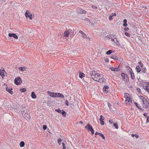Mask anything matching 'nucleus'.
I'll return each instance as SVG.
<instances>
[{
	"label": "nucleus",
	"instance_id": "7c9ffc66",
	"mask_svg": "<svg viewBox=\"0 0 149 149\" xmlns=\"http://www.w3.org/2000/svg\"><path fill=\"white\" fill-rule=\"evenodd\" d=\"M112 51L111 50H109L107 52H106V54L107 55H109L111 54L112 53Z\"/></svg>",
	"mask_w": 149,
	"mask_h": 149
},
{
	"label": "nucleus",
	"instance_id": "2f4dec72",
	"mask_svg": "<svg viewBox=\"0 0 149 149\" xmlns=\"http://www.w3.org/2000/svg\"><path fill=\"white\" fill-rule=\"evenodd\" d=\"M20 91L22 92H25L26 90L25 88H21L20 90Z\"/></svg>",
	"mask_w": 149,
	"mask_h": 149
},
{
	"label": "nucleus",
	"instance_id": "c9c22d12",
	"mask_svg": "<svg viewBox=\"0 0 149 149\" xmlns=\"http://www.w3.org/2000/svg\"><path fill=\"white\" fill-rule=\"evenodd\" d=\"M106 38L107 39H108V40H109L111 38V36H110V35H107V36L106 37Z\"/></svg>",
	"mask_w": 149,
	"mask_h": 149
},
{
	"label": "nucleus",
	"instance_id": "b1692460",
	"mask_svg": "<svg viewBox=\"0 0 149 149\" xmlns=\"http://www.w3.org/2000/svg\"><path fill=\"white\" fill-rule=\"evenodd\" d=\"M79 13L80 14H86V11L83 9H81L79 11Z\"/></svg>",
	"mask_w": 149,
	"mask_h": 149
},
{
	"label": "nucleus",
	"instance_id": "39448f33",
	"mask_svg": "<svg viewBox=\"0 0 149 149\" xmlns=\"http://www.w3.org/2000/svg\"><path fill=\"white\" fill-rule=\"evenodd\" d=\"M22 82V79L20 77L15 78V83L17 85H19Z\"/></svg>",
	"mask_w": 149,
	"mask_h": 149
},
{
	"label": "nucleus",
	"instance_id": "0eeeda50",
	"mask_svg": "<svg viewBox=\"0 0 149 149\" xmlns=\"http://www.w3.org/2000/svg\"><path fill=\"white\" fill-rule=\"evenodd\" d=\"M47 93L50 96L53 97H57V93H54L52 92L49 91L47 92Z\"/></svg>",
	"mask_w": 149,
	"mask_h": 149
},
{
	"label": "nucleus",
	"instance_id": "49530a36",
	"mask_svg": "<svg viewBox=\"0 0 149 149\" xmlns=\"http://www.w3.org/2000/svg\"><path fill=\"white\" fill-rule=\"evenodd\" d=\"M113 18L112 17V16H111V15L110 16H109V20H111L113 19Z\"/></svg>",
	"mask_w": 149,
	"mask_h": 149
},
{
	"label": "nucleus",
	"instance_id": "aec40b11",
	"mask_svg": "<svg viewBox=\"0 0 149 149\" xmlns=\"http://www.w3.org/2000/svg\"><path fill=\"white\" fill-rule=\"evenodd\" d=\"M31 96L32 98L35 99L36 97V96L34 92H32L31 93Z\"/></svg>",
	"mask_w": 149,
	"mask_h": 149
},
{
	"label": "nucleus",
	"instance_id": "e2e57ef3",
	"mask_svg": "<svg viewBox=\"0 0 149 149\" xmlns=\"http://www.w3.org/2000/svg\"><path fill=\"white\" fill-rule=\"evenodd\" d=\"M110 36H111V37L112 38V37L113 36V37H114V35L113 34H111V35H110Z\"/></svg>",
	"mask_w": 149,
	"mask_h": 149
},
{
	"label": "nucleus",
	"instance_id": "0e129e2a",
	"mask_svg": "<svg viewBox=\"0 0 149 149\" xmlns=\"http://www.w3.org/2000/svg\"><path fill=\"white\" fill-rule=\"evenodd\" d=\"M111 41H113V42H115V41H114V39H113L112 38H111Z\"/></svg>",
	"mask_w": 149,
	"mask_h": 149
},
{
	"label": "nucleus",
	"instance_id": "4c0bfd02",
	"mask_svg": "<svg viewBox=\"0 0 149 149\" xmlns=\"http://www.w3.org/2000/svg\"><path fill=\"white\" fill-rule=\"evenodd\" d=\"M125 34L128 37H130V35L129 33L127 32H125Z\"/></svg>",
	"mask_w": 149,
	"mask_h": 149
},
{
	"label": "nucleus",
	"instance_id": "6e6552de",
	"mask_svg": "<svg viewBox=\"0 0 149 149\" xmlns=\"http://www.w3.org/2000/svg\"><path fill=\"white\" fill-rule=\"evenodd\" d=\"M28 11H26L25 14V15L26 17H29L30 19H32V14L29 13H28Z\"/></svg>",
	"mask_w": 149,
	"mask_h": 149
},
{
	"label": "nucleus",
	"instance_id": "052dcab7",
	"mask_svg": "<svg viewBox=\"0 0 149 149\" xmlns=\"http://www.w3.org/2000/svg\"><path fill=\"white\" fill-rule=\"evenodd\" d=\"M99 133H98L97 132H96V133H95V135H99Z\"/></svg>",
	"mask_w": 149,
	"mask_h": 149
},
{
	"label": "nucleus",
	"instance_id": "8fccbe9b",
	"mask_svg": "<svg viewBox=\"0 0 149 149\" xmlns=\"http://www.w3.org/2000/svg\"><path fill=\"white\" fill-rule=\"evenodd\" d=\"M129 95V94L127 93H125V98H126V97L128 96V95Z\"/></svg>",
	"mask_w": 149,
	"mask_h": 149
},
{
	"label": "nucleus",
	"instance_id": "58836bf2",
	"mask_svg": "<svg viewBox=\"0 0 149 149\" xmlns=\"http://www.w3.org/2000/svg\"><path fill=\"white\" fill-rule=\"evenodd\" d=\"M82 37L84 38H86L87 37V36L86 34L84 33L82 35Z\"/></svg>",
	"mask_w": 149,
	"mask_h": 149
},
{
	"label": "nucleus",
	"instance_id": "864d4df0",
	"mask_svg": "<svg viewBox=\"0 0 149 149\" xmlns=\"http://www.w3.org/2000/svg\"><path fill=\"white\" fill-rule=\"evenodd\" d=\"M123 25L124 26L126 27L127 26V23H124Z\"/></svg>",
	"mask_w": 149,
	"mask_h": 149
},
{
	"label": "nucleus",
	"instance_id": "473e14b6",
	"mask_svg": "<svg viewBox=\"0 0 149 149\" xmlns=\"http://www.w3.org/2000/svg\"><path fill=\"white\" fill-rule=\"evenodd\" d=\"M113 126L115 127L116 129H117L118 128V126L117 123H113Z\"/></svg>",
	"mask_w": 149,
	"mask_h": 149
},
{
	"label": "nucleus",
	"instance_id": "69168bd1",
	"mask_svg": "<svg viewBox=\"0 0 149 149\" xmlns=\"http://www.w3.org/2000/svg\"><path fill=\"white\" fill-rule=\"evenodd\" d=\"M135 136V135L134 134H132V137H134Z\"/></svg>",
	"mask_w": 149,
	"mask_h": 149
},
{
	"label": "nucleus",
	"instance_id": "5701e85b",
	"mask_svg": "<svg viewBox=\"0 0 149 149\" xmlns=\"http://www.w3.org/2000/svg\"><path fill=\"white\" fill-rule=\"evenodd\" d=\"M144 89L149 93V86L146 85L144 88Z\"/></svg>",
	"mask_w": 149,
	"mask_h": 149
},
{
	"label": "nucleus",
	"instance_id": "c756f323",
	"mask_svg": "<svg viewBox=\"0 0 149 149\" xmlns=\"http://www.w3.org/2000/svg\"><path fill=\"white\" fill-rule=\"evenodd\" d=\"M18 69H19V70H20L22 71H24L26 69V68H25V67H19L18 68Z\"/></svg>",
	"mask_w": 149,
	"mask_h": 149
},
{
	"label": "nucleus",
	"instance_id": "f03ea898",
	"mask_svg": "<svg viewBox=\"0 0 149 149\" xmlns=\"http://www.w3.org/2000/svg\"><path fill=\"white\" fill-rule=\"evenodd\" d=\"M121 75L123 78V80L124 81L125 83H127L129 81L128 77L127 74L124 73H122Z\"/></svg>",
	"mask_w": 149,
	"mask_h": 149
},
{
	"label": "nucleus",
	"instance_id": "13d9d810",
	"mask_svg": "<svg viewBox=\"0 0 149 149\" xmlns=\"http://www.w3.org/2000/svg\"><path fill=\"white\" fill-rule=\"evenodd\" d=\"M147 113H144L143 114V115L144 116H146H146H147Z\"/></svg>",
	"mask_w": 149,
	"mask_h": 149
},
{
	"label": "nucleus",
	"instance_id": "ea45409f",
	"mask_svg": "<svg viewBox=\"0 0 149 149\" xmlns=\"http://www.w3.org/2000/svg\"><path fill=\"white\" fill-rule=\"evenodd\" d=\"M62 141V140L61 139H58V143L59 145L61 144V143H60Z\"/></svg>",
	"mask_w": 149,
	"mask_h": 149
},
{
	"label": "nucleus",
	"instance_id": "f8f14e48",
	"mask_svg": "<svg viewBox=\"0 0 149 149\" xmlns=\"http://www.w3.org/2000/svg\"><path fill=\"white\" fill-rule=\"evenodd\" d=\"M127 68H129L130 69V70L129 71H131L130 75L131 76V77L132 79H134V73H133L132 72H131V71H132V69L131 68H130L128 66H127Z\"/></svg>",
	"mask_w": 149,
	"mask_h": 149
},
{
	"label": "nucleus",
	"instance_id": "20e7f679",
	"mask_svg": "<svg viewBox=\"0 0 149 149\" xmlns=\"http://www.w3.org/2000/svg\"><path fill=\"white\" fill-rule=\"evenodd\" d=\"M142 104V107L144 108H147L149 107V103L146 99V100H143Z\"/></svg>",
	"mask_w": 149,
	"mask_h": 149
},
{
	"label": "nucleus",
	"instance_id": "bf43d9fd",
	"mask_svg": "<svg viewBox=\"0 0 149 149\" xmlns=\"http://www.w3.org/2000/svg\"><path fill=\"white\" fill-rule=\"evenodd\" d=\"M135 136L136 138H138L139 137V135H137V134H135Z\"/></svg>",
	"mask_w": 149,
	"mask_h": 149
},
{
	"label": "nucleus",
	"instance_id": "37998d69",
	"mask_svg": "<svg viewBox=\"0 0 149 149\" xmlns=\"http://www.w3.org/2000/svg\"><path fill=\"white\" fill-rule=\"evenodd\" d=\"M139 63L141 67H143V63L141 62H139Z\"/></svg>",
	"mask_w": 149,
	"mask_h": 149
},
{
	"label": "nucleus",
	"instance_id": "1a4fd4ad",
	"mask_svg": "<svg viewBox=\"0 0 149 149\" xmlns=\"http://www.w3.org/2000/svg\"><path fill=\"white\" fill-rule=\"evenodd\" d=\"M104 119V117L102 116L101 115L100 116L99 120H100V123L101 125H103L104 124V122L103 120Z\"/></svg>",
	"mask_w": 149,
	"mask_h": 149
},
{
	"label": "nucleus",
	"instance_id": "680f3d73",
	"mask_svg": "<svg viewBox=\"0 0 149 149\" xmlns=\"http://www.w3.org/2000/svg\"><path fill=\"white\" fill-rule=\"evenodd\" d=\"M108 107H109L110 108V106H111L110 104L109 103H108Z\"/></svg>",
	"mask_w": 149,
	"mask_h": 149
},
{
	"label": "nucleus",
	"instance_id": "3c124183",
	"mask_svg": "<svg viewBox=\"0 0 149 149\" xmlns=\"http://www.w3.org/2000/svg\"><path fill=\"white\" fill-rule=\"evenodd\" d=\"M111 16H116V13H112L111 14Z\"/></svg>",
	"mask_w": 149,
	"mask_h": 149
},
{
	"label": "nucleus",
	"instance_id": "79ce46f5",
	"mask_svg": "<svg viewBox=\"0 0 149 149\" xmlns=\"http://www.w3.org/2000/svg\"><path fill=\"white\" fill-rule=\"evenodd\" d=\"M42 127H43V130H45L47 127V126L46 125H43Z\"/></svg>",
	"mask_w": 149,
	"mask_h": 149
},
{
	"label": "nucleus",
	"instance_id": "dca6fc26",
	"mask_svg": "<svg viewBox=\"0 0 149 149\" xmlns=\"http://www.w3.org/2000/svg\"><path fill=\"white\" fill-rule=\"evenodd\" d=\"M4 70H0V75L2 78H3L5 76V75L4 73Z\"/></svg>",
	"mask_w": 149,
	"mask_h": 149
},
{
	"label": "nucleus",
	"instance_id": "9d476101",
	"mask_svg": "<svg viewBox=\"0 0 149 149\" xmlns=\"http://www.w3.org/2000/svg\"><path fill=\"white\" fill-rule=\"evenodd\" d=\"M8 36L10 37H13L16 39L18 38V36L15 33H10L8 34Z\"/></svg>",
	"mask_w": 149,
	"mask_h": 149
},
{
	"label": "nucleus",
	"instance_id": "393cba45",
	"mask_svg": "<svg viewBox=\"0 0 149 149\" xmlns=\"http://www.w3.org/2000/svg\"><path fill=\"white\" fill-rule=\"evenodd\" d=\"M85 75V74L81 72H80L79 77L81 78H82L84 76V75Z\"/></svg>",
	"mask_w": 149,
	"mask_h": 149
},
{
	"label": "nucleus",
	"instance_id": "a18cd8bd",
	"mask_svg": "<svg viewBox=\"0 0 149 149\" xmlns=\"http://www.w3.org/2000/svg\"><path fill=\"white\" fill-rule=\"evenodd\" d=\"M65 104H66V105L67 106H68V105H69V104H68L69 102L68 101V100H66L65 101Z\"/></svg>",
	"mask_w": 149,
	"mask_h": 149
},
{
	"label": "nucleus",
	"instance_id": "bb28decb",
	"mask_svg": "<svg viewBox=\"0 0 149 149\" xmlns=\"http://www.w3.org/2000/svg\"><path fill=\"white\" fill-rule=\"evenodd\" d=\"M115 39H116V42L115 41L114 42V44H116V45H120V44L118 42V41L117 40V39L116 38H115Z\"/></svg>",
	"mask_w": 149,
	"mask_h": 149
},
{
	"label": "nucleus",
	"instance_id": "a211bd4d",
	"mask_svg": "<svg viewBox=\"0 0 149 149\" xmlns=\"http://www.w3.org/2000/svg\"><path fill=\"white\" fill-rule=\"evenodd\" d=\"M110 69L112 71H119V70L118 68H114L113 67H110Z\"/></svg>",
	"mask_w": 149,
	"mask_h": 149
},
{
	"label": "nucleus",
	"instance_id": "9b49d317",
	"mask_svg": "<svg viewBox=\"0 0 149 149\" xmlns=\"http://www.w3.org/2000/svg\"><path fill=\"white\" fill-rule=\"evenodd\" d=\"M27 109L28 108L26 107H24L22 109L21 111L22 115L25 113L26 111L27 110Z\"/></svg>",
	"mask_w": 149,
	"mask_h": 149
},
{
	"label": "nucleus",
	"instance_id": "09e8293b",
	"mask_svg": "<svg viewBox=\"0 0 149 149\" xmlns=\"http://www.w3.org/2000/svg\"><path fill=\"white\" fill-rule=\"evenodd\" d=\"M129 29L128 28H126L124 29V30L125 31H127L129 30Z\"/></svg>",
	"mask_w": 149,
	"mask_h": 149
},
{
	"label": "nucleus",
	"instance_id": "f257e3e1",
	"mask_svg": "<svg viewBox=\"0 0 149 149\" xmlns=\"http://www.w3.org/2000/svg\"><path fill=\"white\" fill-rule=\"evenodd\" d=\"M91 75L92 78L95 81L102 83L104 82L105 79L103 75L99 73H96L95 72H91Z\"/></svg>",
	"mask_w": 149,
	"mask_h": 149
},
{
	"label": "nucleus",
	"instance_id": "c85d7f7f",
	"mask_svg": "<svg viewBox=\"0 0 149 149\" xmlns=\"http://www.w3.org/2000/svg\"><path fill=\"white\" fill-rule=\"evenodd\" d=\"M25 143L24 141H21L20 143V146L21 147H23L24 146Z\"/></svg>",
	"mask_w": 149,
	"mask_h": 149
},
{
	"label": "nucleus",
	"instance_id": "de8ad7c7",
	"mask_svg": "<svg viewBox=\"0 0 149 149\" xmlns=\"http://www.w3.org/2000/svg\"><path fill=\"white\" fill-rule=\"evenodd\" d=\"M62 145H63V149H65V146L64 143H62Z\"/></svg>",
	"mask_w": 149,
	"mask_h": 149
},
{
	"label": "nucleus",
	"instance_id": "603ef678",
	"mask_svg": "<svg viewBox=\"0 0 149 149\" xmlns=\"http://www.w3.org/2000/svg\"><path fill=\"white\" fill-rule=\"evenodd\" d=\"M79 33L81 34L82 35L84 33L81 31H79Z\"/></svg>",
	"mask_w": 149,
	"mask_h": 149
},
{
	"label": "nucleus",
	"instance_id": "c03bdc74",
	"mask_svg": "<svg viewBox=\"0 0 149 149\" xmlns=\"http://www.w3.org/2000/svg\"><path fill=\"white\" fill-rule=\"evenodd\" d=\"M146 118H147V119H146V122H147V123L148 122H149V116H146Z\"/></svg>",
	"mask_w": 149,
	"mask_h": 149
},
{
	"label": "nucleus",
	"instance_id": "e433bc0d",
	"mask_svg": "<svg viewBox=\"0 0 149 149\" xmlns=\"http://www.w3.org/2000/svg\"><path fill=\"white\" fill-rule=\"evenodd\" d=\"M55 111L56 112H58L59 113H61V112L62 111V110H61L60 109H56L55 110Z\"/></svg>",
	"mask_w": 149,
	"mask_h": 149
},
{
	"label": "nucleus",
	"instance_id": "cd10ccee",
	"mask_svg": "<svg viewBox=\"0 0 149 149\" xmlns=\"http://www.w3.org/2000/svg\"><path fill=\"white\" fill-rule=\"evenodd\" d=\"M134 104L139 109L142 110H143V109L141 108L140 107L138 106V104L136 102H134Z\"/></svg>",
	"mask_w": 149,
	"mask_h": 149
},
{
	"label": "nucleus",
	"instance_id": "a878e982",
	"mask_svg": "<svg viewBox=\"0 0 149 149\" xmlns=\"http://www.w3.org/2000/svg\"><path fill=\"white\" fill-rule=\"evenodd\" d=\"M62 112H61V113L62 114L63 116L65 117L66 116V113L63 110H62Z\"/></svg>",
	"mask_w": 149,
	"mask_h": 149
},
{
	"label": "nucleus",
	"instance_id": "412c9836",
	"mask_svg": "<svg viewBox=\"0 0 149 149\" xmlns=\"http://www.w3.org/2000/svg\"><path fill=\"white\" fill-rule=\"evenodd\" d=\"M60 97L61 98H63L64 97V96L63 94L61 93H57V97Z\"/></svg>",
	"mask_w": 149,
	"mask_h": 149
},
{
	"label": "nucleus",
	"instance_id": "4468645a",
	"mask_svg": "<svg viewBox=\"0 0 149 149\" xmlns=\"http://www.w3.org/2000/svg\"><path fill=\"white\" fill-rule=\"evenodd\" d=\"M12 88H11L10 89L8 87H7L6 88V90L11 94H13V92L12 91Z\"/></svg>",
	"mask_w": 149,
	"mask_h": 149
},
{
	"label": "nucleus",
	"instance_id": "a19ab883",
	"mask_svg": "<svg viewBox=\"0 0 149 149\" xmlns=\"http://www.w3.org/2000/svg\"><path fill=\"white\" fill-rule=\"evenodd\" d=\"M141 72L145 73L146 72V68H145L143 69L141 71Z\"/></svg>",
	"mask_w": 149,
	"mask_h": 149
},
{
	"label": "nucleus",
	"instance_id": "72a5a7b5",
	"mask_svg": "<svg viewBox=\"0 0 149 149\" xmlns=\"http://www.w3.org/2000/svg\"><path fill=\"white\" fill-rule=\"evenodd\" d=\"M140 98L142 100V101L144 100H146V99L143 96H140Z\"/></svg>",
	"mask_w": 149,
	"mask_h": 149
},
{
	"label": "nucleus",
	"instance_id": "ddd939ff",
	"mask_svg": "<svg viewBox=\"0 0 149 149\" xmlns=\"http://www.w3.org/2000/svg\"><path fill=\"white\" fill-rule=\"evenodd\" d=\"M125 101L128 104V103H129L130 102H131L132 101L130 98L129 97H127L125 98Z\"/></svg>",
	"mask_w": 149,
	"mask_h": 149
},
{
	"label": "nucleus",
	"instance_id": "f3484780",
	"mask_svg": "<svg viewBox=\"0 0 149 149\" xmlns=\"http://www.w3.org/2000/svg\"><path fill=\"white\" fill-rule=\"evenodd\" d=\"M110 57L111 58L114 59L115 60H117L118 59V57L115 55H112Z\"/></svg>",
	"mask_w": 149,
	"mask_h": 149
},
{
	"label": "nucleus",
	"instance_id": "4d7b16f0",
	"mask_svg": "<svg viewBox=\"0 0 149 149\" xmlns=\"http://www.w3.org/2000/svg\"><path fill=\"white\" fill-rule=\"evenodd\" d=\"M124 23H127V20L126 19H125L123 20Z\"/></svg>",
	"mask_w": 149,
	"mask_h": 149
},
{
	"label": "nucleus",
	"instance_id": "f704fd0d",
	"mask_svg": "<svg viewBox=\"0 0 149 149\" xmlns=\"http://www.w3.org/2000/svg\"><path fill=\"white\" fill-rule=\"evenodd\" d=\"M99 135H100L103 139H105L104 136L103 134L99 133Z\"/></svg>",
	"mask_w": 149,
	"mask_h": 149
},
{
	"label": "nucleus",
	"instance_id": "7ed1b4c3",
	"mask_svg": "<svg viewBox=\"0 0 149 149\" xmlns=\"http://www.w3.org/2000/svg\"><path fill=\"white\" fill-rule=\"evenodd\" d=\"M85 128L87 130L90 131L92 134H94V131L92 127L91 126L90 124L88 123L86 126L85 127Z\"/></svg>",
	"mask_w": 149,
	"mask_h": 149
},
{
	"label": "nucleus",
	"instance_id": "6ab92c4d",
	"mask_svg": "<svg viewBox=\"0 0 149 149\" xmlns=\"http://www.w3.org/2000/svg\"><path fill=\"white\" fill-rule=\"evenodd\" d=\"M109 87L107 86H105L103 88L104 91H105L106 92L108 91V90Z\"/></svg>",
	"mask_w": 149,
	"mask_h": 149
},
{
	"label": "nucleus",
	"instance_id": "423d86ee",
	"mask_svg": "<svg viewBox=\"0 0 149 149\" xmlns=\"http://www.w3.org/2000/svg\"><path fill=\"white\" fill-rule=\"evenodd\" d=\"M23 116L24 118L26 120H30V116L29 114L28 111V110H26L25 113L24 114V115H23Z\"/></svg>",
	"mask_w": 149,
	"mask_h": 149
},
{
	"label": "nucleus",
	"instance_id": "2eb2a0df",
	"mask_svg": "<svg viewBox=\"0 0 149 149\" xmlns=\"http://www.w3.org/2000/svg\"><path fill=\"white\" fill-rule=\"evenodd\" d=\"M70 33V32L68 31H65L63 33L64 36L65 37H68Z\"/></svg>",
	"mask_w": 149,
	"mask_h": 149
},
{
	"label": "nucleus",
	"instance_id": "4be33fe9",
	"mask_svg": "<svg viewBox=\"0 0 149 149\" xmlns=\"http://www.w3.org/2000/svg\"><path fill=\"white\" fill-rule=\"evenodd\" d=\"M136 69L137 70V72H139L141 71V68L139 66V65L137 66L136 67Z\"/></svg>",
	"mask_w": 149,
	"mask_h": 149
},
{
	"label": "nucleus",
	"instance_id": "5fc2aeb1",
	"mask_svg": "<svg viewBox=\"0 0 149 149\" xmlns=\"http://www.w3.org/2000/svg\"><path fill=\"white\" fill-rule=\"evenodd\" d=\"M92 8L93 9H96L97 8V7L95 6H92Z\"/></svg>",
	"mask_w": 149,
	"mask_h": 149
},
{
	"label": "nucleus",
	"instance_id": "338daca9",
	"mask_svg": "<svg viewBox=\"0 0 149 149\" xmlns=\"http://www.w3.org/2000/svg\"><path fill=\"white\" fill-rule=\"evenodd\" d=\"M79 123H80L81 124H82L83 123V122L82 121H80Z\"/></svg>",
	"mask_w": 149,
	"mask_h": 149
},
{
	"label": "nucleus",
	"instance_id": "6e6d98bb",
	"mask_svg": "<svg viewBox=\"0 0 149 149\" xmlns=\"http://www.w3.org/2000/svg\"><path fill=\"white\" fill-rule=\"evenodd\" d=\"M109 122L110 123H113V121L112 120H109Z\"/></svg>",
	"mask_w": 149,
	"mask_h": 149
}]
</instances>
